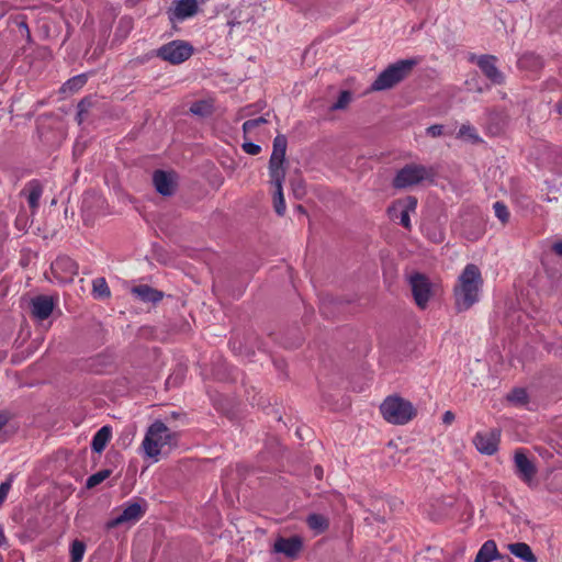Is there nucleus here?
<instances>
[{
  "label": "nucleus",
  "instance_id": "obj_1",
  "mask_svg": "<svg viewBox=\"0 0 562 562\" xmlns=\"http://www.w3.org/2000/svg\"><path fill=\"white\" fill-rule=\"evenodd\" d=\"M482 285L483 279L479 267L474 263H468L453 289L457 312H465L479 302Z\"/></svg>",
  "mask_w": 562,
  "mask_h": 562
},
{
  "label": "nucleus",
  "instance_id": "obj_2",
  "mask_svg": "<svg viewBox=\"0 0 562 562\" xmlns=\"http://www.w3.org/2000/svg\"><path fill=\"white\" fill-rule=\"evenodd\" d=\"M417 58L400 59L389 65L371 83L370 91H384L404 81L418 65Z\"/></svg>",
  "mask_w": 562,
  "mask_h": 562
},
{
  "label": "nucleus",
  "instance_id": "obj_3",
  "mask_svg": "<svg viewBox=\"0 0 562 562\" xmlns=\"http://www.w3.org/2000/svg\"><path fill=\"white\" fill-rule=\"evenodd\" d=\"M178 440L179 434L171 431L164 422L157 419L148 427L142 446L147 457L155 458L160 453V448L177 447Z\"/></svg>",
  "mask_w": 562,
  "mask_h": 562
},
{
  "label": "nucleus",
  "instance_id": "obj_4",
  "mask_svg": "<svg viewBox=\"0 0 562 562\" xmlns=\"http://www.w3.org/2000/svg\"><path fill=\"white\" fill-rule=\"evenodd\" d=\"M380 412L386 422L394 425H405L417 414L409 401L397 395L387 396L380 405Z\"/></svg>",
  "mask_w": 562,
  "mask_h": 562
},
{
  "label": "nucleus",
  "instance_id": "obj_5",
  "mask_svg": "<svg viewBox=\"0 0 562 562\" xmlns=\"http://www.w3.org/2000/svg\"><path fill=\"white\" fill-rule=\"evenodd\" d=\"M436 170L418 164H407L401 168L393 178L392 186L395 189H406L424 181L435 182Z\"/></svg>",
  "mask_w": 562,
  "mask_h": 562
},
{
  "label": "nucleus",
  "instance_id": "obj_6",
  "mask_svg": "<svg viewBox=\"0 0 562 562\" xmlns=\"http://www.w3.org/2000/svg\"><path fill=\"white\" fill-rule=\"evenodd\" d=\"M194 48L189 42L173 40L164 44L158 49L153 50L150 56L159 57L171 65H179L188 60L192 56Z\"/></svg>",
  "mask_w": 562,
  "mask_h": 562
},
{
  "label": "nucleus",
  "instance_id": "obj_7",
  "mask_svg": "<svg viewBox=\"0 0 562 562\" xmlns=\"http://www.w3.org/2000/svg\"><path fill=\"white\" fill-rule=\"evenodd\" d=\"M408 282L416 305L419 308H426L432 293V284L429 278L425 273L414 272L409 276Z\"/></svg>",
  "mask_w": 562,
  "mask_h": 562
},
{
  "label": "nucleus",
  "instance_id": "obj_8",
  "mask_svg": "<svg viewBox=\"0 0 562 562\" xmlns=\"http://www.w3.org/2000/svg\"><path fill=\"white\" fill-rule=\"evenodd\" d=\"M288 147L286 136L278 134L272 143V153L269 159V175H285V153Z\"/></svg>",
  "mask_w": 562,
  "mask_h": 562
},
{
  "label": "nucleus",
  "instance_id": "obj_9",
  "mask_svg": "<svg viewBox=\"0 0 562 562\" xmlns=\"http://www.w3.org/2000/svg\"><path fill=\"white\" fill-rule=\"evenodd\" d=\"M179 176L175 170L156 169L153 172V184L161 196H172L178 189Z\"/></svg>",
  "mask_w": 562,
  "mask_h": 562
},
{
  "label": "nucleus",
  "instance_id": "obj_10",
  "mask_svg": "<svg viewBox=\"0 0 562 562\" xmlns=\"http://www.w3.org/2000/svg\"><path fill=\"white\" fill-rule=\"evenodd\" d=\"M515 474L527 485H531L537 475L536 464L528 458L524 449H517L514 454Z\"/></svg>",
  "mask_w": 562,
  "mask_h": 562
},
{
  "label": "nucleus",
  "instance_id": "obj_11",
  "mask_svg": "<svg viewBox=\"0 0 562 562\" xmlns=\"http://www.w3.org/2000/svg\"><path fill=\"white\" fill-rule=\"evenodd\" d=\"M145 505H142L139 502L128 503L120 515L106 521L105 528L110 530L126 522H136L145 515Z\"/></svg>",
  "mask_w": 562,
  "mask_h": 562
},
{
  "label": "nucleus",
  "instance_id": "obj_12",
  "mask_svg": "<svg viewBox=\"0 0 562 562\" xmlns=\"http://www.w3.org/2000/svg\"><path fill=\"white\" fill-rule=\"evenodd\" d=\"M497 58L494 55L484 54L476 58V65L483 75L493 85H503L505 82L504 74L496 66Z\"/></svg>",
  "mask_w": 562,
  "mask_h": 562
},
{
  "label": "nucleus",
  "instance_id": "obj_13",
  "mask_svg": "<svg viewBox=\"0 0 562 562\" xmlns=\"http://www.w3.org/2000/svg\"><path fill=\"white\" fill-rule=\"evenodd\" d=\"M501 429L494 428L488 434L477 432L473 438L476 449L486 456H493L498 450Z\"/></svg>",
  "mask_w": 562,
  "mask_h": 562
},
{
  "label": "nucleus",
  "instance_id": "obj_14",
  "mask_svg": "<svg viewBox=\"0 0 562 562\" xmlns=\"http://www.w3.org/2000/svg\"><path fill=\"white\" fill-rule=\"evenodd\" d=\"M175 8L168 10L169 20L173 23L175 21H183L195 15L199 11L198 0H177L175 1Z\"/></svg>",
  "mask_w": 562,
  "mask_h": 562
},
{
  "label": "nucleus",
  "instance_id": "obj_15",
  "mask_svg": "<svg viewBox=\"0 0 562 562\" xmlns=\"http://www.w3.org/2000/svg\"><path fill=\"white\" fill-rule=\"evenodd\" d=\"M302 548L303 540L300 536H292L290 538L279 537L273 544V550L277 553H282L291 559L296 558Z\"/></svg>",
  "mask_w": 562,
  "mask_h": 562
},
{
  "label": "nucleus",
  "instance_id": "obj_16",
  "mask_svg": "<svg viewBox=\"0 0 562 562\" xmlns=\"http://www.w3.org/2000/svg\"><path fill=\"white\" fill-rule=\"evenodd\" d=\"M55 307V301L48 295H37L31 301V313L37 321L47 319Z\"/></svg>",
  "mask_w": 562,
  "mask_h": 562
},
{
  "label": "nucleus",
  "instance_id": "obj_17",
  "mask_svg": "<svg viewBox=\"0 0 562 562\" xmlns=\"http://www.w3.org/2000/svg\"><path fill=\"white\" fill-rule=\"evenodd\" d=\"M270 183L274 187L273 193V209L277 215L283 216L285 214V201L283 195L282 184L285 179V175H269Z\"/></svg>",
  "mask_w": 562,
  "mask_h": 562
},
{
  "label": "nucleus",
  "instance_id": "obj_18",
  "mask_svg": "<svg viewBox=\"0 0 562 562\" xmlns=\"http://www.w3.org/2000/svg\"><path fill=\"white\" fill-rule=\"evenodd\" d=\"M131 292L139 301H142L144 303L157 304L165 296V293L162 291L157 290L148 284H139V285L133 286Z\"/></svg>",
  "mask_w": 562,
  "mask_h": 562
},
{
  "label": "nucleus",
  "instance_id": "obj_19",
  "mask_svg": "<svg viewBox=\"0 0 562 562\" xmlns=\"http://www.w3.org/2000/svg\"><path fill=\"white\" fill-rule=\"evenodd\" d=\"M52 270L54 272H64L69 279H71L74 276L78 274L79 266L68 256H58L52 262Z\"/></svg>",
  "mask_w": 562,
  "mask_h": 562
},
{
  "label": "nucleus",
  "instance_id": "obj_20",
  "mask_svg": "<svg viewBox=\"0 0 562 562\" xmlns=\"http://www.w3.org/2000/svg\"><path fill=\"white\" fill-rule=\"evenodd\" d=\"M24 192H27L26 199L30 209L33 211L36 210L40 205V199L43 194V184L41 181L37 179L29 181L21 194H24Z\"/></svg>",
  "mask_w": 562,
  "mask_h": 562
},
{
  "label": "nucleus",
  "instance_id": "obj_21",
  "mask_svg": "<svg viewBox=\"0 0 562 562\" xmlns=\"http://www.w3.org/2000/svg\"><path fill=\"white\" fill-rule=\"evenodd\" d=\"M112 438V427L102 426L93 436L91 441V450L94 453H102Z\"/></svg>",
  "mask_w": 562,
  "mask_h": 562
},
{
  "label": "nucleus",
  "instance_id": "obj_22",
  "mask_svg": "<svg viewBox=\"0 0 562 562\" xmlns=\"http://www.w3.org/2000/svg\"><path fill=\"white\" fill-rule=\"evenodd\" d=\"M501 558L494 540L485 541L476 553L474 562H491Z\"/></svg>",
  "mask_w": 562,
  "mask_h": 562
},
{
  "label": "nucleus",
  "instance_id": "obj_23",
  "mask_svg": "<svg viewBox=\"0 0 562 562\" xmlns=\"http://www.w3.org/2000/svg\"><path fill=\"white\" fill-rule=\"evenodd\" d=\"M508 550L512 554L521 559L525 562H537L538 559L533 554L531 548L525 542H516L508 544Z\"/></svg>",
  "mask_w": 562,
  "mask_h": 562
},
{
  "label": "nucleus",
  "instance_id": "obj_24",
  "mask_svg": "<svg viewBox=\"0 0 562 562\" xmlns=\"http://www.w3.org/2000/svg\"><path fill=\"white\" fill-rule=\"evenodd\" d=\"M306 524L316 535L324 533L329 528V520L322 514L312 513L306 517Z\"/></svg>",
  "mask_w": 562,
  "mask_h": 562
},
{
  "label": "nucleus",
  "instance_id": "obj_25",
  "mask_svg": "<svg viewBox=\"0 0 562 562\" xmlns=\"http://www.w3.org/2000/svg\"><path fill=\"white\" fill-rule=\"evenodd\" d=\"M97 103V99L94 95H87L83 99L79 101L77 104V121L79 124H81L86 117V115L89 113V110L94 106Z\"/></svg>",
  "mask_w": 562,
  "mask_h": 562
},
{
  "label": "nucleus",
  "instance_id": "obj_26",
  "mask_svg": "<svg viewBox=\"0 0 562 562\" xmlns=\"http://www.w3.org/2000/svg\"><path fill=\"white\" fill-rule=\"evenodd\" d=\"M88 77L86 74H80L68 79L61 87L63 92H76L87 83Z\"/></svg>",
  "mask_w": 562,
  "mask_h": 562
},
{
  "label": "nucleus",
  "instance_id": "obj_27",
  "mask_svg": "<svg viewBox=\"0 0 562 562\" xmlns=\"http://www.w3.org/2000/svg\"><path fill=\"white\" fill-rule=\"evenodd\" d=\"M507 401L516 406H524L528 403L529 396L524 387L513 389L506 396Z\"/></svg>",
  "mask_w": 562,
  "mask_h": 562
},
{
  "label": "nucleus",
  "instance_id": "obj_28",
  "mask_svg": "<svg viewBox=\"0 0 562 562\" xmlns=\"http://www.w3.org/2000/svg\"><path fill=\"white\" fill-rule=\"evenodd\" d=\"M92 293L94 297L108 299L111 296L110 288L104 278H97L92 282Z\"/></svg>",
  "mask_w": 562,
  "mask_h": 562
},
{
  "label": "nucleus",
  "instance_id": "obj_29",
  "mask_svg": "<svg viewBox=\"0 0 562 562\" xmlns=\"http://www.w3.org/2000/svg\"><path fill=\"white\" fill-rule=\"evenodd\" d=\"M190 112L194 115L204 117V116H209L212 114L213 106L207 101L200 100V101L192 103V105L190 106Z\"/></svg>",
  "mask_w": 562,
  "mask_h": 562
},
{
  "label": "nucleus",
  "instance_id": "obj_30",
  "mask_svg": "<svg viewBox=\"0 0 562 562\" xmlns=\"http://www.w3.org/2000/svg\"><path fill=\"white\" fill-rule=\"evenodd\" d=\"M86 552V543L74 540L70 544V562H81Z\"/></svg>",
  "mask_w": 562,
  "mask_h": 562
},
{
  "label": "nucleus",
  "instance_id": "obj_31",
  "mask_svg": "<svg viewBox=\"0 0 562 562\" xmlns=\"http://www.w3.org/2000/svg\"><path fill=\"white\" fill-rule=\"evenodd\" d=\"M112 473V470L104 469L92 475H90L86 481L87 488H93L97 485L101 484L105 479H108Z\"/></svg>",
  "mask_w": 562,
  "mask_h": 562
},
{
  "label": "nucleus",
  "instance_id": "obj_32",
  "mask_svg": "<svg viewBox=\"0 0 562 562\" xmlns=\"http://www.w3.org/2000/svg\"><path fill=\"white\" fill-rule=\"evenodd\" d=\"M352 100V93L349 90H342L335 103L330 105L331 111L344 110Z\"/></svg>",
  "mask_w": 562,
  "mask_h": 562
},
{
  "label": "nucleus",
  "instance_id": "obj_33",
  "mask_svg": "<svg viewBox=\"0 0 562 562\" xmlns=\"http://www.w3.org/2000/svg\"><path fill=\"white\" fill-rule=\"evenodd\" d=\"M459 137H464L471 140V143L476 144L481 142L480 136L476 133V130L469 125V124H462L458 132Z\"/></svg>",
  "mask_w": 562,
  "mask_h": 562
},
{
  "label": "nucleus",
  "instance_id": "obj_34",
  "mask_svg": "<svg viewBox=\"0 0 562 562\" xmlns=\"http://www.w3.org/2000/svg\"><path fill=\"white\" fill-rule=\"evenodd\" d=\"M495 216L503 223L506 224L509 220V212L506 204L502 201H496L493 205Z\"/></svg>",
  "mask_w": 562,
  "mask_h": 562
},
{
  "label": "nucleus",
  "instance_id": "obj_35",
  "mask_svg": "<svg viewBox=\"0 0 562 562\" xmlns=\"http://www.w3.org/2000/svg\"><path fill=\"white\" fill-rule=\"evenodd\" d=\"M293 194L296 199H302L305 194L304 181L301 178L290 180Z\"/></svg>",
  "mask_w": 562,
  "mask_h": 562
},
{
  "label": "nucleus",
  "instance_id": "obj_36",
  "mask_svg": "<svg viewBox=\"0 0 562 562\" xmlns=\"http://www.w3.org/2000/svg\"><path fill=\"white\" fill-rule=\"evenodd\" d=\"M398 204H403L402 211H407V213L415 212L417 207V198L414 195H407L403 201H398Z\"/></svg>",
  "mask_w": 562,
  "mask_h": 562
},
{
  "label": "nucleus",
  "instance_id": "obj_37",
  "mask_svg": "<svg viewBox=\"0 0 562 562\" xmlns=\"http://www.w3.org/2000/svg\"><path fill=\"white\" fill-rule=\"evenodd\" d=\"M12 480H13V475L10 474L9 477L0 484V507L2 506V504L4 503V501L9 494V491L12 485Z\"/></svg>",
  "mask_w": 562,
  "mask_h": 562
},
{
  "label": "nucleus",
  "instance_id": "obj_38",
  "mask_svg": "<svg viewBox=\"0 0 562 562\" xmlns=\"http://www.w3.org/2000/svg\"><path fill=\"white\" fill-rule=\"evenodd\" d=\"M15 24L21 32H25L27 37H31V31L29 24L26 22L25 15H18L15 19Z\"/></svg>",
  "mask_w": 562,
  "mask_h": 562
},
{
  "label": "nucleus",
  "instance_id": "obj_39",
  "mask_svg": "<svg viewBox=\"0 0 562 562\" xmlns=\"http://www.w3.org/2000/svg\"><path fill=\"white\" fill-rule=\"evenodd\" d=\"M244 151L248 155H258L261 151V147L255 143L246 142L241 145Z\"/></svg>",
  "mask_w": 562,
  "mask_h": 562
},
{
  "label": "nucleus",
  "instance_id": "obj_40",
  "mask_svg": "<svg viewBox=\"0 0 562 562\" xmlns=\"http://www.w3.org/2000/svg\"><path fill=\"white\" fill-rule=\"evenodd\" d=\"M427 134L431 137H438L443 134V125L434 124L427 128Z\"/></svg>",
  "mask_w": 562,
  "mask_h": 562
},
{
  "label": "nucleus",
  "instance_id": "obj_41",
  "mask_svg": "<svg viewBox=\"0 0 562 562\" xmlns=\"http://www.w3.org/2000/svg\"><path fill=\"white\" fill-rule=\"evenodd\" d=\"M91 361L92 368L95 367L97 364L108 366L112 362L109 357L103 355H98L95 358L91 359Z\"/></svg>",
  "mask_w": 562,
  "mask_h": 562
},
{
  "label": "nucleus",
  "instance_id": "obj_42",
  "mask_svg": "<svg viewBox=\"0 0 562 562\" xmlns=\"http://www.w3.org/2000/svg\"><path fill=\"white\" fill-rule=\"evenodd\" d=\"M400 223L403 227H405L408 231L412 228L409 213H407V211L401 212Z\"/></svg>",
  "mask_w": 562,
  "mask_h": 562
},
{
  "label": "nucleus",
  "instance_id": "obj_43",
  "mask_svg": "<svg viewBox=\"0 0 562 562\" xmlns=\"http://www.w3.org/2000/svg\"><path fill=\"white\" fill-rule=\"evenodd\" d=\"M256 127H258V126L255 125V122H252V119L251 120H247L243 124V132H244V134H247V133L251 132Z\"/></svg>",
  "mask_w": 562,
  "mask_h": 562
},
{
  "label": "nucleus",
  "instance_id": "obj_44",
  "mask_svg": "<svg viewBox=\"0 0 562 562\" xmlns=\"http://www.w3.org/2000/svg\"><path fill=\"white\" fill-rule=\"evenodd\" d=\"M527 60H532L535 63V65L541 64L540 58L538 56H535L533 54L524 55L522 58L520 59V63H525Z\"/></svg>",
  "mask_w": 562,
  "mask_h": 562
},
{
  "label": "nucleus",
  "instance_id": "obj_45",
  "mask_svg": "<svg viewBox=\"0 0 562 562\" xmlns=\"http://www.w3.org/2000/svg\"><path fill=\"white\" fill-rule=\"evenodd\" d=\"M454 414L451 411L445 412L442 415V423L446 425H450L454 420Z\"/></svg>",
  "mask_w": 562,
  "mask_h": 562
},
{
  "label": "nucleus",
  "instance_id": "obj_46",
  "mask_svg": "<svg viewBox=\"0 0 562 562\" xmlns=\"http://www.w3.org/2000/svg\"><path fill=\"white\" fill-rule=\"evenodd\" d=\"M552 250H553L558 256H561V257H562V239H561V240L555 241V243L552 245Z\"/></svg>",
  "mask_w": 562,
  "mask_h": 562
},
{
  "label": "nucleus",
  "instance_id": "obj_47",
  "mask_svg": "<svg viewBox=\"0 0 562 562\" xmlns=\"http://www.w3.org/2000/svg\"><path fill=\"white\" fill-rule=\"evenodd\" d=\"M7 542L8 541H7V538L4 536L3 528H2V526H0V547L5 546Z\"/></svg>",
  "mask_w": 562,
  "mask_h": 562
},
{
  "label": "nucleus",
  "instance_id": "obj_48",
  "mask_svg": "<svg viewBox=\"0 0 562 562\" xmlns=\"http://www.w3.org/2000/svg\"><path fill=\"white\" fill-rule=\"evenodd\" d=\"M252 122H255V125L260 126L261 124H266L268 121L266 117L260 116L257 119H252Z\"/></svg>",
  "mask_w": 562,
  "mask_h": 562
},
{
  "label": "nucleus",
  "instance_id": "obj_49",
  "mask_svg": "<svg viewBox=\"0 0 562 562\" xmlns=\"http://www.w3.org/2000/svg\"><path fill=\"white\" fill-rule=\"evenodd\" d=\"M314 473H315V476H316L318 480H321V479L323 477V469H322V467L316 465V467L314 468Z\"/></svg>",
  "mask_w": 562,
  "mask_h": 562
},
{
  "label": "nucleus",
  "instance_id": "obj_50",
  "mask_svg": "<svg viewBox=\"0 0 562 562\" xmlns=\"http://www.w3.org/2000/svg\"><path fill=\"white\" fill-rule=\"evenodd\" d=\"M497 560H499L501 562H515L510 555L508 554H502L501 553V558H498Z\"/></svg>",
  "mask_w": 562,
  "mask_h": 562
},
{
  "label": "nucleus",
  "instance_id": "obj_51",
  "mask_svg": "<svg viewBox=\"0 0 562 562\" xmlns=\"http://www.w3.org/2000/svg\"><path fill=\"white\" fill-rule=\"evenodd\" d=\"M8 417L3 414H0V430L7 425Z\"/></svg>",
  "mask_w": 562,
  "mask_h": 562
},
{
  "label": "nucleus",
  "instance_id": "obj_52",
  "mask_svg": "<svg viewBox=\"0 0 562 562\" xmlns=\"http://www.w3.org/2000/svg\"><path fill=\"white\" fill-rule=\"evenodd\" d=\"M555 110L557 112L562 115V101H559L557 104H555Z\"/></svg>",
  "mask_w": 562,
  "mask_h": 562
},
{
  "label": "nucleus",
  "instance_id": "obj_53",
  "mask_svg": "<svg viewBox=\"0 0 562 562\" xmlns=\"http://www.w3.org/2000/svg\"><path fill=\"white\" fill-rule=\"evenodd\" d=\"M296 211H297V212H300V213H302V214H305V213H306V210H305V209H304V206H303V205H301V204L296 205Z\"/></svg>",
  "mask_w": 562,
  "mask_h": 562
},
{
  "label": "nucleus",
  "instance_id": "obj_54",
  "mask_svg": "<svg viewBox=\"0 0 562 562\" xmlns=\"http://www.w3.org/2000/svg\"><path fill=\"white\" fill-rule=\"evenodd\" d=\"M150 56L149 55H146L144 57H140V58H137V61L139 63H144L145 60H147Z\"/></svg>",
  "mask_w": 562,
  "mask_h": 562
}]
</instances>
